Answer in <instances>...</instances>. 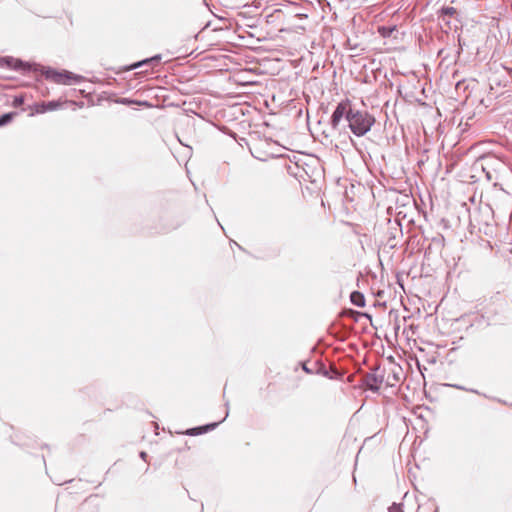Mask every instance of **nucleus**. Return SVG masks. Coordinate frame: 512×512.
<instances>
[{
  "label": "nucleus",
  "instance_id": "6e6552de",
  "mask_svg": "<svg viewBox=\"0 0 512 512\" xmlns=\"http://www.w3.org/2000/svg\"><path fill=\"white\" fill-rule=\"evenodd\" d=\"M223 420L219 421V422H216V423H211V424H207L205 426H201V427H196V428H192L188 431V434L189 435H197V434H201L203 432H207V431H210V430H213L219 423H221Z\"/></svg>",
  "mask_w": 512,
  "mask_h": 512
},
{
  "label": "nucleus",
  "instance_id": "f8f14e48",
  "mask_svg": "<svg viewBox=\"0 0 512 512\" xmlns=\"http://www.w3.org/2000/svg\"><path fill=\"white\" fill-rule=\"evenodd\" d=\"M15 113H5L0 117V126H4L10 123L14 117Z\"/></svg>",
  "mask_w": 512,
  "mask_h": 512
},
{
  "label": "nucleus",
  "instance_id": "1a4fd4ad",
  "mask_svg": "<svg viewBox=\"0 0 512 512\" xmlns=\"http://www.w3.org/2000/svg\"><path fill=\"white\" fill-rule=\"evenodd\" d=\"M160 60H161V56L160 55H155V56H153L151 58H147V59H144L142 61H139V62L133 64L131 66V69H136V68L148 65V64L157 65L160 62Z\"/></svg>",
  "mask_w": 512,
  "mask_h": 512
},
{
  "label": "nucleus",
  "instance_id": "f03ea898",
  "mask_svg": "<svg viewBox=\"0 0 512 512\" xmlns=\"http://www.w3.org/2000/svg\"><path fill=\"white\" fill-rule=\"evenodd\" d=\"M348 126L352 133L358 137L367 134L375 123V117L367 111L352 109L348 113Z\"/></svg>",
  "mask_w": 512,
  "mask_h": 512
},
{
  "label": "nucleus",
  "instance_id": "7ed1b4c3",
  "mask_svg": "<svg viewBox=\"0 0 512 512\" xmlns=\"http://www.w3.org/2000/svg\"><path fill=\"white\" fill-rule=\"evenodd\" d=\"M477 380V370L474 371H466L463 376V380L461 383H447L445 386L452 387L458 390L466 391L473 393L475 395H479L480 392L476 387Z\"/></svg>",
  "mask_w": 512,
  "mask_h": 512
},
{
  "label": "nucleus",
  "instance_id": "9b49d317",
  "mask_svg": "<svg viewBox=\"0 0 512 512\" xmlns=\"http://www.w3.org/2000/svg\"><path fill=\"white\" fill-rule=\"evenodd\" d=\"M454 14H456V9L454 7H443L439 11V18H442V20H446L447 17H451Z\"/></svg>",
  "mask_w": 512,
  "mask_h": 512
},
{
  "label": "nucleus",
  "instance_id": "f3484780",
  "mask_svg": "<svg viewBox=\"0 0 512 512\" xmlns=\"http://www.w3.org/2000/svg\"><path fill=\"white\" fill-rule=\"evenodd\" d=\"M486 176H487V178H488L489 180L491 179V175H490V173H489V172H487V173H486Z\"/></svg>",
  "mask_w": 512,
  "mask_h": 512
},
{
  "label": "nucleus",
  "instance_id": "39448f33",
  "mask_svg": "<svg viewBox=\"0 0 512 512\" xmlns=\"http://www.w3.org/2000/svg\"><path fill=\"white\" fill-rule=\"evenodd\" d=\"M45 75L48 79H52L54 82L64 85H70L73 82H79L82 79L81 76L75 75L68 71L57 72L51 69L47 70Z\"/></svg>",
  "mask_w": 512,
  "mask_h": 512
},
{
  "label": "nucleus",
  "instance_id": "6ab92c4d",
  "mask_svg": "<svg viewBox=\"0 0 512 512\" xmlns=\"http://www.w3.org/2000/svg\"><path fill=\"white\" fill-rule=\"evenodd\" d=\"M303 369H304L305 371L309 372L308 367L303 366Z\"/></svg>",
  "mask_w": 512,
  "mask_h": 512
},
{
  "label": "nucleus",
  "instance_id": "ddd939ff",
  "mask_svg": "<svg viewBox=\"0 0 512 512\" xmlns=\"http://www.w3.org/2000/svg\"><path fill=\"white\" fill-rule=\"evenodd\" d=\"M395 28H386V27H381L379 28V32L381 33V35L383 37H387V36H390L391 32L394 30Z\"/></svg>",
  "mask_w": 512,
  "mask_h": 512
},
{
  "label": "nucleus",
  "instance_id": "0eeeda50",
  "mask_svg": "<svg viewBox=\"0 0 512 512\" xmlns=\"http://www.w3.org/2000/svg\"><path fill=\"white\" fill-rule=\"evenodd\" d=\"M379 368H375L372 373H367L362 378V384L371 391H378L384 380L383 374H379Z\"/></svg>",
  "mask_w": 512,
  "mask_h": 512
},
{
  "label": "nucleus",
  "instance_id": "9d476101",
  "mask_svg": "<svg viewBox=\"0 0 512 512\" xmlns=\"http://www.w3.org/2000/svg\"><path fill=\"white\" fill-rule=\"evenodd\" d=\"M351 302L358 307L365 306V298L364 295L359 291H353L350 295Z\"/></svg>",
  "mask_w": 512,
  "mask_h": 512
},
{
  "label": "nucleus",
  "instance_id": "20e7f679",
  "mask_svg": "<svg viewBox=\"0 0 512 512\" xmlns=\"http://www.w3.org/2000/svg\"><path fill=\"white\" fill-rule=\"evenodd\" d=\"M352 107L349 101H342L338 103L331 116V127L336 130L339 127L343 118L348 121V113L352 112Z\"/></svg>",
  "mask_w": 512,
  "mask_h": 512
},
{
  "label": "nucleus",
  "instance_id": "dca6fc26",
  "mask_svg": "<svg viewBox=\"0 0 512 512\" xmlns=\"http://www.w3.org/2000/svg\"><path fill=\"white\" fill-rule=\"evenodd\" d=\"M140 457H141L143 460H146L147 453L142 451V452L140 453Z\"/></svg>",
  "mask_w": 512,
  "mask_h": 512
},
{
  "label": "nucleus",
  "instance_id": "2eb2a0df",
  "mask_svg": "<svg viewBox=\"0 0 512 512\" xmlns=\"http://www.w3.org/2000/svg\"><path fill=\"white\" fill-rule=\"evenodd\" d=\"M58 106V103L54 101L44 104L45 110H55Z\"/></svg>",
  "mask_w": 512,
  "mask_h": 512
},
{
  "label": "nucleus",
  "instance_id": "a211bd4d",
  "mask_svg": "<svg viewBox=\"0 0 512 512\" xmlns=\"http://www.w3.org/2000/svg\"><path fill=\"white\" fill-rule=\"evenodd\" d=\"M15 102H17V103H21V102H22V100H21V99L16 98V99H15Z\"/></svg>",
  "mask_w": 512,
  "mask_h": 512
},
{
  "label": "nucleus",
  "instance_id": "f257e3e1",
  "mask_svg": "<svg viewBox=\"0 0 512 512\" xmlns=\"http://www.w3.org/2000/svg\"><path fill=\"white\" fill-rule=\"evenodd\" d=\"M477 417L463 414L459 419V433L463 454L469 458L476 444Z\"/></svg>",
  "mask_w": 512,
  "mask_h": 512
},
{
  "label": "nucleus",
  "instance_id": "423d86ee",
  "mask_svg": "<svg viewBox=\"0 0 512 512\" xmlns=\"http://www.w3.org/2000/svg\"><path fill=\"white\" fill-rule=\"evenodd\" d=\"M0 67H7L26 73L31 71L32 64L13 57H0Z\"/></svg>",
  "mask_w": 512,
  "mask_h": 512
},
{
  "label": "nucleus",
  "instance_id": "4468645a",
  "mask_svg": "<svg viewBox=\"0 0 512 512\" xmlns=\"http://www.w3.org/2000/svg\"><path fill=\"white\" fill-rule=\"evenodd\" d=\"M389 512H403V509L400 504L393 503L389 509Z\"/></svg>",
  "mask_w": 512,
  "mask_h": 512
}]
</instances>
